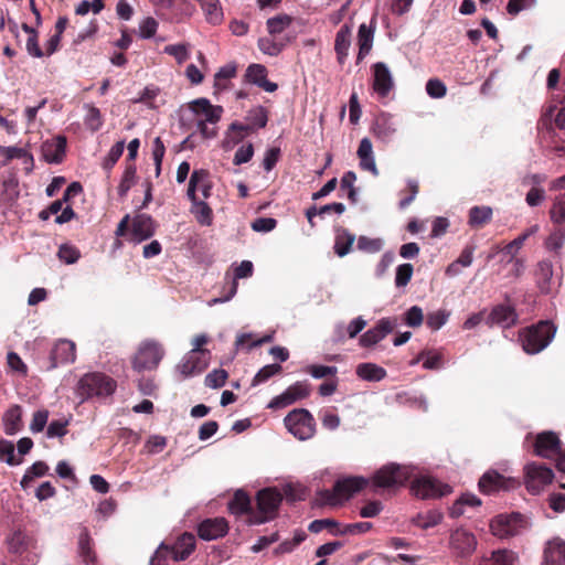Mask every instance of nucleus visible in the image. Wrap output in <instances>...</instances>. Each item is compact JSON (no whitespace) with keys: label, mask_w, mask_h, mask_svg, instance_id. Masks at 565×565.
<instances>
[{"label":"nucleus","mask_w":565,"mask_h":565,"mask_svg":"<svg viewBox=\"0 0 565 565\" xmlns=\"http://www.w3.org/2000/svg\"><path fill=\"white\" fill-rule=\"evenodd\" d=\"M254 154V147L252 143H246L241 146L234 156L233 163L235 166H241L243 163L248 162Z\"/></svg>","instance_id":"338daca9"},{"label":"nucleus","mask_w":565,"mask_h":565,"mask_svg":"<svg viewBox=\"0 0 565 565\" xmlns=\"http://www.w3.org/2000/svg\"><path fill=\"white\" fill-rule=\"evenodd\" d=\"M515 484L516 481L513 478H507L495 471L486 472L479 480V488L483 493L509 490L515 487Z\"/></svg>","instance_id":"412c9836"},{"label":"nucleus","mask_w":565,"mask_h":565,"mask_svg":"<svg viewBox=\"0 0 565 565\" xmlns=\"http://www.w3.org/2000/svg\"><path fill=\"white\" fill-rule=\"evenodd\" d=\"M414 476V468L396 463H387L380 468L372 477L374 488H398Z\"/></svg>","instance_id":"39448f33"},{"label":"nucleus","mask_w":565,"mask_h":565,"mask_svg":"<svg viewBox=\"0 0 565 565\" xmlns=\"http://www.w3.org/2000/svg\"><path fill=\"white\" fill-rule=\"evenodd\" d=\"M209 23L217 25L223 21V11L218 0H198Z\"/></svg>","instance_id":"72a5a7b5"},{"label":"nucleus","mask_w":565,"mask_h":565,"mask_svg":"<svg viewBox=\"0 0 565 565\" xmlns=\"http://www.w3.org/2000/svg\"><path fill=\"white\" fill-rule=\"evenodd\" d=\"M166 354L162 343L153 339L141 341L132 358V367L138 372L156 370Z\"/></svg>","instance_id":"20e7f679"},{"label":"nucleus","mask_w":565,"mask_h":565,"mask_svg":"<svg viewBox=\"0 0 565 565\" xmlns=\"http://www.w3.org/2000/svg\"><path fill=\"white\" fill-rule=\"evenodd\" d=\"M249 504L250 500L248 495L243 491H237L230 503V510L234 514H243L248 511Z\"/></svg>","instance_id":"603ef678"},{"label":"nucleus","mask_w":565,"mask_h":565,"mask_svg":"<svg viewBox=\"0 0 565 565\" xmlns=\"http://www.w3.org/2000/svg\"><path fill=\"white\" fill-rule=\"evenodd\" d=\"M66 150V138L57 136L42 143L41 151L43 159L49 163H61Z\"/></svg>","instance_id":"b1692460"},{"label":"nucleus","mask_w":565,"mask_h":565,"mask_svg":"<svg viewBox=\"0 0 565 565\" xmlns=\"http://www.w3.org/2000/svg\"><path fill=\"white\" fill-rule=\"evenodd\" d=\"M355 241V236L351 233H349L345 230L338 231L335 243H334V250L339 257H343L348 255L351 250V247Z\"/></svg>","instance_id":"58836bf2"},{"label":"nucleus","mask_w":565,"mask_h":565,"mask_svg":"<svg viewBox=\"0 0 565 565\" xmlns=\"http://www.w3.org/2000/svg\"><path fill=\"white\" fill-rule=\"evenodd\" d=\"M292 19L288 14H279L267 20V30L270 35L282 33L291 23Z\"/></svg>","instance_id":"de8ad7c7"},{"label":"nucleus","mask_w":565,"mask_h":565,"mask_svg":"<svg viewBox=\"0 0 565 565\" xmlns=\"http://www.w3.org/2000/svg\"><path fill=\"white\" fill-rule=\"evenodd\" d=\"M156 232L154 222L151 216L147 214H139L134 217L131 228L128 233V241L134 244H139L150 238Z\"/></svg>","instance_id":"6ab92c4d"},{"label":"nucleus","mask_w":565,"mask_h":565,"mask_svg":"<svg viewBox=\"0 0 565 565\" xmlns=\"http://www.w3.org/2000/svg\"><path fill=\"white\" fill-rule=\"evenodd\" d=\"M556 332L555 327L548 321H542L537 326L524 330L520 340L526 353L535 354L545 349Z\"/></svg>","instance_id":"423d86ee"},{"label":"nucleus","mask_w":565,"mask_h":565,"mask_svg":"<svg viewBox=\"0 0 565 565\" xmlns=\"http://www.w3.org/2000/svg\"><path fill=\"white\" fill-rule=\"evenodd\" d=\"M565 243V226L555 228L545 239V247L548 250L558 252Z\"/></svg>","instance_id":"8fccbe9b"},{"label":"nucleus","mask_w":565,"mask_h":565,"mask_svg":"<svg viewBox=\"0 0 565 565\" xmlns=\"http://www.w3.org/2000/svg\"><path fill=\"white\" fill-rule=\"evenodd\" d=\"M518 556L509 550L493 551L490 556L481 558L479 565H515Z\"/></svg>","instance_id":"7c9ffc66"},{"label":"nucleus","mask_w":565,"mask_h":565,"mask_svg":"<svg viewBox=\"0 0 565 565\" xmlns=\"http://www.w3.org/2000/svg\"><path fill=\"white\" fill-rule=\"evenodd\" d=\"M423 360V366L426 370H437L443 365V355L436 351H423L412 364Z\"/></svg>","instance_id":"a18cd8bd"},{"label":"nucleus","mask_w":565,"mask_h":565,"mask_svg":"<svg viewBox=\"0 0 565 565\" xmlns=\"http://www.w3.org/2000/svg\"><path fill=\"white\" fill-rule=\"evenodd\" d=\"M191 212L201 225L209 226L212 223V210L203 200H191Z\"/></svg>","instance_id":"ea45409f"},{"label":"nucleus","mask_w":565,"mask_h":565,"mask_svg":"<svg viewBox=\"0 0 565 565\" xmlns=\"http://www.w3.org/2000/svg\"><path fill=\"white\" fill-rule=\"evenodd\" d=\"M212 182L205 170H195L190 177L188 196L190 200H206L211 196Z\"/></svg>","instance_id":"f3484780"},{"label":"nucleus","mask_w":565,"mask_h":565,"mask_svg":"<svg viewBox=\"0 0 565 565\" xmlns=\"http://www.w3.org/2000/svg\"><path fill=\"white\" fill-rule=\"evenodd\" d=\"M248 125L233 122L226 134L224 145L232 148L237 145L252 129V127L264 128L267 124L268 116L264 107L258 106L250 109L247 114Z\"/></svg>","instance_id":"0eeeda50"},{"label":"nucleus","mask_w":565,"mask_h":565,"mask_svg":"<svg viewBox=\"0 0 565 565\" xmlns=\"http://www.w3.org/2000/svg\"><path fill=\"white\" fill-rule=\"evenodd\" d=\"M86 114L84 117L85 126L93 132L99 130L103 126V116L100 110L93 105H85Z\"/></svg>","instance_id":"79ce46f5"},{"label":"nucleus","mask_w":565,"mask_h":565,"mask_svg":"<svg viewBox=\"0 0 565 565\" xmlns=\"http://www.w3.org/2000/svg\"><path fill=\"white\" fill-rule=\"evenodd\" d=\"M135 183L136 168L134 166L127 167L118 186L119 196L125 198Z\"/></svg>","instance_id":"864d4df0"},{"label":"nucleus","mask_w":565,"mask_h":565,"mask_svg":"<svg viewBox=\"0 0 565 565\" xmlns=\"http://www.w3.org/2000/svg\"><path fill=\"white\" fill-rule=\"evenodd\" d=\"M404 319H405V323L408 327L417 328V327L422 326L423 320H424V315H423L422 308H419L418 306L411 307L405 312Z\"/></svg>","instance_id":"69168bd1"},{"label":"nucleus","mask_w":565,"mask_h":565,"mask_svg":"<svg viewBox=\"0 0 565 565\" xmlns=\"http://www.w3.org/2000/svg\"><path fill=\"white\" fill-rule=\"evenodd\" d=\"M49 470V467L43 461L34 462L24 473L20 484L23 489H28L34 478L44 476Z\"/></svg>","instance_id":"49530a36"},{"label":"nucleus","mask_w":565,"mask_h":565,"mask_svg":"<svg viewBox=\"0 0 565 565\" xmlns=\"http://www.w3.org/2000/svg\"><path fill=\"white\" fill-rule=\"evenodd\" d=\"M281 371L279 364H268L262 367L253 380V385H258L266 382L268 379Z\"/></svg>","instance_id":"0e129e2a"},{"label":"nucleus","mask_w":565,"mask_h":565,"mask_svg":"<svg viewBox=\"0 0 565 565\" xmlns=\"http://www.w3.org/2000/svg\"><path fill=\"white\" fill-rule=\"evenodd\" d=\"M383 245H384V242L382 238H371L367 236H360L358 238L356 246H358L359 250L370 253V254H375L383 248Z\"/></svg>","instance_id":"3c124183"},{"label":"nucleus","mask_w":565,"mask_h":565,"mask_svg":"<svg viewBox=\"0 0 565 565\" xmlns=\"http://www.w3.org/2000/svg\"><path fill=\"white\" fill-rule=\"evenodd\" d=\"M524 471L525 486L532 494H539L554 479L552 469L536 462L527 463L524 467Z\"/></svg>","instance_id":"f8f14e48"},{"label":"nucleus","mask_w":565,"mask_h":565,"mask_svg":"<svg viewBox=\"0 0 565 565\" xmlns=\"http://www.w3.org/2000/svg\"><path fill=\"white\" fill-rule=\"evenodd\" d=\"M21 408L18 405L7 411L3 417L4 429L8 435H14L21 427Z\"/></svg>","instance_id":"4c0bfd02"},{"label":"nucleus","mask_w":565,"mask_h":565,"mask_svg":"<svg viewBox=\"0 0 565 565\" xmlns=\"http://www.w3.org/2000/svg\"><path fill=\"white\" fill-rule=\"evenodd\" d=\"M57 256L62 262L71 265L75 264L79 259L81 253L75 246L70 244H63L58 248Z\"/></svg>","instance_id":"6e6d98bb"},{"label":"nucleus","mask_w":565,"mask_h":565,"mask_svg":"<svg viewBox=\"0 0 565 565\" xmlns=\"http://www.w3.org/2000/svg\"><path fill=\"white\" fill-rule=\"evenodd\" d=\"M550 217L558 226L565 223V194L555 196L550 210Z\"/></svg>","instance_id":"37998d69"},{"label":"nucleus","mask_w":565,"mask_h":565,"mask_svg":"<svg viewBox=\"0 0 565 565\" xmlns=\"http://www.w3.org/2000/svg\"><path fill=\"white\" fill-rule=\"evenodd\" d=\"M369 483V479L358 476L339 479L332 490H322L318 493L319 501L321 504L339 505Z\"/></svg>","instance_id":"f03ea898"},{"label":"nucleus","mask_w":565,"mask_h":565,"mask_svg":"<svg viewBox=\"0 0 565 565\" xmlns=\"http://www.w3.org/2000/svg\"><path fill=\"white\" fill-rule=\"evenodd\" d=\"M194 547V535L184 533L173 546L162 543L154 552L149 565H169L170 561H183L193 552Z\"/></svg>","instance_id":"7ed1b4c3"},{"label":"nucleus","mask_w":565,"mask_h":565,"mask_svg":"<svg viewBox=\"0 0 565 565\" xmlns=\"http://www.w3.org/2000/svg\"><path fill=\"white\" fill-rule=\"evenodd\" d=\"M257 513L249 516V523L263 524L276 516L278 507L282 500L280 492L273 488H266L257 493Z\"/></svg>","instance_id":"1a4fd4ad"},{"label":"nucleus","mask_w":565,"mask_h":565,"mask_svg":"<svg viewBox=\"0 0 565 565\" xmlns=\"http://www.w3.org/2000/svg\"><path fill=\"white\" fill-rule=\"evenodd\" d=\"M412 493L423 500L437 499L449 494L452 489L449 484L429 476L416 477L411 484Z\"/></svg>","instance_id":"9b49d317"},{"label":"nucleus","mask_w":565,"mask_h":565,"mask_svg":"<svg viewBox=\"0 0 565 565\" xmlns=\"http://www.w3.org/2000/svg\"><path fill=\"white\" fill-rule=\"evenodd\" d=\"M77 547L78 556L84 564L88 565L95 562V553L92 548V539L86 527L82 529L78 535Z\"/></svg>","instance_id":"2f4dec72"},{"label":"nucleus","mask_w":565,"mask_h":565,"mask_svg":"<svg viewBox=\"0 0 565 565\" xmlns=\"http://www.w3.org/2000/svg\"><path fill=\"white\" fill-rule=\"evenodd\" d=\"M12 159H22L28 171L33 169V157L24 148L0 146V161L7 164Z\"/></svg>","instance_id":"c85d7f7f"},{"label":"nucleus","mask_w":565,"mask_h":565,"mask_svg":"<svg viewBox=\"0 0 565 565\" xmlns=\"http://www.w3.org/2000/svg\"><path fill=\"white\" fill-rule=\"evenodd\" d=\"M358 42L360 46L359 58L361 60L369 54L373 43V30L364 23L359 28Z\"/></svg>","instance_id":"a19ab883"},{"label":"nucleus","mask_w":565,"mask_h":565,"mask_svg":"<svg viewBox=\"0 0 565 565\" xmlns=\"http://www.w3.org/2000/svg\"><path fill=\"white\" fill-rule=\"evenodd\" d=\"M524 519L520 513L498 515L490 524L493 535L504 539L519 534L524 527Z\"/></svg>","instance_id":"ddd939ff"},{"label":"nucleus","mask_w":565,"mask_h":565,"mask_svg":"<svg viewBox=\"0 0 565 565\" xmlns=\"http://www.w3.org/2000/svg\"><path fill=\"white\" fill-rule=\"evenodd\" d=\"M0 459L10 466L21 463V460H15L14 446L8 440L0 441Z\"/></svg>","instance_id":"e2e57ef3"},{"label":"nucleus","mask_w":565,"mask_h":565,"mask_svg":"<svg viewBox=\"0 0 565 565\" xmlns=\"http://www.w3.org/2000/svg\"><path fill=\"white\" fill-rule=\"evenodd\" d=\"M350 38L351 29L348 25H343L337 33L334 50L340 63H343L348 56L349 47L351 44Z\"/></svg>","instance_id":"f704fd0d"},{"label":"nucleus","mask_w":565,"mask_h":565,"mask_svg":"<svg viewBox=\"0 0 565 565\" xmlns=\"http://www.w3.org/2000/svg\"><path fill=\"white\" fill-rule=\"evenodd\" d=\"M227 379V372L222 369L213 370L205 376V385L210 388L222 387Z\"/></svg>","instance_id":"052dcab7"},{"label":"nucleus","mask_w":565,"mask_h":565,"mask_svg":"<svg viewBox=\"0 0 565 565\" xmlns=\"http://www.w3.org/2000/svg\"><path fill=\"white\" fill-rule=\"evenodd\" d=\"M163 51L173 56L179 64L184 63L189 58L188 45L183 43L167 45Z\"/></svg>","instance_id":"680f3d73"},{"label":"nucleus","mask_w":565,"mask_h":565,"mask_svg":"<svg viewBox=\"0 0 565 565\" xmlns=\"http://www.w3.org/2000/svg\"><path fill=\"white\" fill-rule=\"evenodd\" d=\"M199 536L205 541L222 537L227 532V523L223 518L207 519L199 525Z\"/></svg>","instance_id":"a878e982"},{"label":"nucleus","mask_w":565,"mask_h":565,"mask_svg":"<svg viewBox=\"0 0 565 565\" xmlns=\"http://www.w3.org/2000/svg\"><path fill=\"white\" fill-rule=\"evenodd\" d=\"M75 343L66 339H61L55 343L51 352L50 369H55L60 364L72 363L75 361Z\"/></svg>","instance_id":"4be33fe9"},{"label":"nucleus","mask_w":565,"mask_h":565,"mask_svg":"<svg viewBox=\"0 0 565 565\" xmlns=\"http://www.w3.org/2000/svg\"><path fill=\"white\" fill-rule=\"evenodd\" d=\"M158 30V22L153 18H146L139 24V35L142 39L152 38Z\"/></svg>","instance_id":"774afa93"},{"label":"nucleus","mask_w":565,"mask_h":565,"mask_svg":"<svg viewBox=\"0 0 565 565\" xmlns=\"http://www.w3.org/2000/svg\"><path fill=\"white\" fill-rule=\"evenodd\" d=\"M287 430L299 440H308L316 434V422L305 408H296L284 419Z\"/></svg>","instance_id":"6e6552de"},{"label":"nucleus","mask_w":565,"mask_h":565,"mask_svg":"<svg viewBox=\"0 0 565 565\" xmlns=\"http://www.w3.org/2000/svg\"><path fill=\"white\" fill-rule=\"evenodd\" d=\"M443 513L438 510H430L427 512L419 513L415 522L422 529H429L438 525L443 521Z\"/></svg>","instance_id":"c03bdc74"},{"label":"nucleus","mask_w":565,"mask_h":565,"mask_svg":"<svg viewBox=\"0 0 565 565\" xmlns=\"http://www.w3.org/2000/svg\"><path fill=\"white\" fill-rule=\"evenodd\" d=\"M266 67L260 64H252L246 71V78L248 82L262 87L268 93H273L277 89V84L267 81Z\"/></svg>","instance_id":"cd10ccee"},{"label":"nucleus","mask_w":565,"mask_h":565,"mask_svg":"<svg viewBox=\"0 0 565 565\" xmlns=\"http://www.w3.org/2000/svg\"><path fill=\"white\" fill-rule=\"evenodd\" d=\"M543 565H565V542L558 537L548 541L543 552Z\"/></svg>","instance_id":"bb28decb"},{"label":"nucleus","mask_w":565,"mask_h":565,"mask_svg":"<svg viewBox=\"0 0 565 565\" xmlns=\"http://www.w3.org/2000/svg\"><path fill=\"white\" fill-rule=\"evenodd\" d=\"M356 375L365 381L379 382L386 376V371L374 363H362L356 367Z\"/></svg>","instance_id":"c9c22d12"},{"label":"nucleus","mask_w":565,"mask_h":565,"mask_svg":"<svg viewBox=\"0 0 565 565\" xmlns=\"http://www.w3.org/2000/svg\"><path fill=\"white\" fill-rule=\"evenodd\" d=\"M22 30L29 35L25 44V49L31 56L42 57L43 52L39 46L38 35L33 28L26 23L22 24Z\"/></svg>","instance_id":"09e8293b"},{"label":"nucleus","mask_w":565,"mask_h":565,"mask_svg":"<svg viewBox=\"0 0 565 565\" xmlns=\"http://www.w3.org/2000/svg\"><path fill=\"white\" fill-rule=\"evenodd\" d=\"M449 312L446 310H437L427 315L426 323L431 330H439L449 318Z\"/></svg>","instance_id":"13d9d810"},{"label":"nucleus","mask_w":565,"mask_h":565,"mask_svg":"<svg viewBox=\"0 0 565 565\" xmlns=\"http://www.w3.org/2000/svg\"><path fill=\"white\" fill-rule=\"evenodd\" d=\"M481 501L475 494L465 493L462 494L450 508L449 514L451 518H459L465 514L466 508L479 507Z\"/></svg>","instance_id":"e433bc0d"},{"label":"nucleus","mask_w":565,"mask_h":565,"mask_svg":"<svg viewBox=\"0 0 565 565\" xmlns=\"http://www.w3.org/2000/svg\"><path fill=\"white\" fill-rule=\"evenodd\" d=\"M394 87L392 73L385 63L379 62L373 65V89L381 96L386 97Z\"/></svg>","instance_id":"aec40b11"},{"label":"nucleus","mask_w":565,"mask_h":565,"mask_svg":"<svg viewBox=\"0 0 565 565\" xmlns=\"http://www.w3.org/2000/svg\"><path fill=\"white\" fill-rule=\"evenodd\" d=\"M284 44L271 38H260L258 40V49L267 55L276 56L282 51Z\"/></svg>","instance_id":"5fc2aeb1"},{"label":"nucleus","mask_w":565,"mask_h":565,"mask_svg":"<svg viewBox=\"0 0 565 565\" xmlns=\"http://www.w3.org/2000/svg\"><path fill=\"white\" fill-rule=\"evenodd\" d=\"M398 126L397 120L392 114L381 113L375 117L371 126V131L379 141L388 143L397 134Z\"/></svg>","instance_id":"4468645a"},{"label":"nucleus","mask_w":565,"mask_h":565,"mask_svg":"<svg viewBox=\"0 0 565 565\" xmlns=\"http://www.w3.org/2000/svg\"><path fill=\"white\" fill-rule=\"evenodd\" d=\"M449 546L457 556L467 557L475 552L477 541L475 535L469 531L465 529H456L450 534Z\"/></svg>","instance_id":"a211bd4d"},{"label":"nucleus","mask_w":565,"mask_h":565,"mask_svg":"<svg viewBox=\"0 0 565 565\" xmlns=\"http://www.w3.org/2000/svg\"><path fill=\"white\" fill-rule=\"evenodd\" d=\"M359 166L362 170L371 172L374 177L380 174L375 162L372 141L369 138H362L356 151Z\"/></svg>","instance_id":"393cba45"},{"label":"nucleus","mask_w":565,"mask_h":565,"mask_svg":"<svg viewBox=\"0 0 565 565\" xmlns=\"http://www.w3.org/2000/svg\"><path fill=\"white\" fill-rule=\"evenodd\" d=\"M534 448L537 456L550 459L559 452L561 443L554 433L545 431L537 435Z\"/></svg>","instance_id":"5701e85b"},{"label":"nucleus","mask_w":565,"mask_h":565,"mask_svg":"<svg viewBox=\"0 0 565 565\" xmlns=\"http://www.w3.org/2000/svg\"><path fill=\"white\" fill-rule=\"evenodd\" d=\"M223 108L213 106L206 98L191 102L184 110L182 120L192 122L204 138H213L216 132L209 124H216L222 116Z\"/></svg>","instance_id":"f257e3e1"},{"label":"nucleus","mask_w":565,"mask_h":565,"mask_svg":"<svg viewBox=\"0 0 565 565\" xmlns=\"http://www.w3.org/2000/svg\"><path fill=\"white\" fill-rule=\"evenodd\" d=\"M125 149V141H118L116 142L109 150L107 157L105 158L103 162V167L106 170H110L114 164L118 161V159L121 157Z\"/></svg>","instance_id":"bf43d9fd"},{"label":"nucleus","mask_w":565,"mask_h":565,"mask_svg":"<svg viewBox=\"0 0 565 565\" xmlns=\"http://www.w3.org/2000/svg\"><path fill=\"white\" fill-rule=\"evenodd\" d=\"M491 323L498 324L502 328H509L516 321V313L510 305H500L493 308L489 316Z\"/></svg>","instance_id":"c756f323"},{"label":"nucleus","mask_w":565,"mask_h":565,"mask_svg":"<svg viewBox=\"0 0 565 565\" xmlns=\"http://www.w3.org/2000/svg\"><path fill=\"white\" fill-rule=\"evenodd\" d=\"M210 355L188 352L177 365L180 379H186L202 373L209 365Z\"/></svg>","instance_id":"dca6fc26"},{"label":"nucleus","mask_w":565,"mask_h":565,"mask_svg":"<svg viewBox=\"0 0 565 565\" xmlns=\"http://www.w3.org/2000/svg\"><path fill=\"white\" fill-rule=\"evenodd\" d=\"M492 215L493 211L490 206H473L469 211L468 224L471 227L480 228L491 221Z\"/></svg>","instance_id":"473e14b6"},{"label":"nucleus","mask_w":565,"mask_h":565,"mask_svg":"<svg viewBox=\"0 0 565 565\" xmlns=\"http://www.w3.org/2000/svg\"><path fill=\"white\" fill-rule=\"evenodd\" d=\"M115 382L102 373L85 374L78 382L77 393L82 398L104 397L114 393Z\"/></svg>","instance_id":"9d476101"},{"label":"nucleus","mask_w":565,"mask_h":565,"mask_svg":"<svg viewBox=\"0 0 565 565\" xmlns=\"http://www.w3.org/2000/svg\"><path fill=\"white\" fill-rule=\"evenodd\" d=\"M397 326L396 319L392 318H382L377 321V323L364 332L360 339L359 343L363 348H371L382 341L388 333H391L394 328Z\"/></svg>","instance_id":"2eb2a0df"},{"label":"nucleus","mask_w":565,"mask_h":565,"mask_svg":"<svg viewBox=\"0 0 565 565\" xmlns=\"http://www.w3.org/2000/svg\"><path fill=\"white\" fill-rule=\"evenodd\" d=\"M413 265L412 264H402L397 266L395 274V286L397 288L405 287L412 279L413 276Z\"/></svg>","instance_id":"4d7b16f0"}]
</instances>
